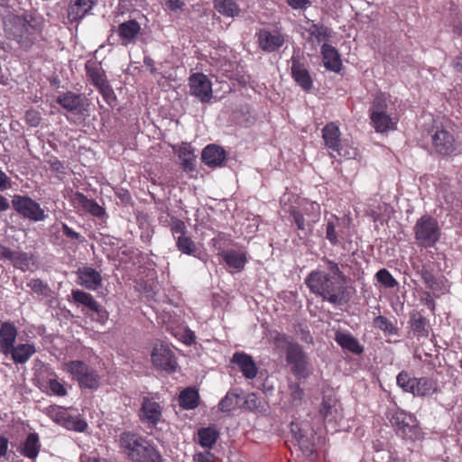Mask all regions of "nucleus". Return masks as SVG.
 I'll use <instances>...</instances> for the list:
<instances>
[{"label": "nucleus", "mask_w": 462, "mask_h": 462, "mask_svg": "<svg viewBox=\"0 0 462 462\" xmlns=\"http://www.w3.org/2000/svg\"><path fill=\"white\" fill-rule=\"evenodd\" d=\"M346 282L334 279L323 271H312L306 278V284L310 291L319 295L323 300L334 305L347 302L348 295Z\"/></svg>", "instance_id": "nucleus-1"}, {"label": "nucleus", "mask_w": 462, "mask_h": 462, "mask_svg": "<svg viewBox=\"0 0 462 462\" xmlns=\"http://www.w3.org/2000/svg\"><path fill=\"white\" fill-rule=\"evenodd\" d=\"M120 447L133 462H162L155 448L142 436L133 432H123L119 439Z\"/></svg>", "instance_id": "nucleus-2"}, {"label": "nucleus", "mask_w": 462, "mask_h": 462, "mask_svg": "<svg viewBox=\"0 0 462 462\" xmlns=\"http://www.w3.org/2000/svg\"><path fill=\"white\" fill-rule=\"evenodd\" d=\"M37 25V22L30 14L12 15L5 23V31L8 38L15 41L22 48L27 49L32 44V35Z\"/></svg>", "instance_id": "nucleus-3"}, {"label": "nucleus", "mask_w": 462, "mask_h": 462, "mask_svg": "<svg viewBox=\"0 0 462 462\" xmlns=\"http://www.w3.org/2000/svg\"><path fill=\"white\" fill-rule=\"evenodd\" d=\"M397 385L403 392L419 397L431 396L439 392V383L431 377H411L406 371H402L396 377Z\"/></svg>", "instance_id": "nucleus-4"}, {"label": "nucleus", "mask_w": 462, "mask_h": 462, "mask_svg": "<svg viewBox=\"0 0 462 462\" xmlns=\"http://www.w3.org/2000/svg\"><path fill=\"white\" fill-rule=\"evenodd\" d=\"M62 369L77 381L82 389L97 390L101 385L98 372L83 361H69L62 365Z\"/></svg>", "instance_id": "nucleus-5"}, {"label": "nucleus", "mask_w": 462, "mask_h": 462, "mask_svg": "<svg viewBox=\"0 0 462 462\" xmlns=\"http://www.w3.org/2000/svg\"><path fill=\"white\" fill-rule=\"evenodd\" d=\"M387 108L386 96L383 93L376 94L370 107V119L377 133L396 129L397 120L388 114Z\"/></svg>", "instance_id": "nucleus-6"}, {"label": "nucleus", "mask_w": 462, "mask_h": 462, "mask_svg": "<svg viewBox=\"0 0 462 462\" xmlns=\"http://www.w3.org/2000/svg\"><path fill=\"white\" fill-rule=\"evenodd\" d=\"M414 236L418 245L432 247L440 237V227L438 221L429 216L420 217L414 226Z\"/></svg>", "instance_id": "nucleus-7"}, {"label": "nucleus", "mask_w": 462, "mask_h": 462, "mask_svg": "<svg viewBox=\"0 0 462 462\" xmlns=\"http://www.w3.org/2000/svg\"><path fill=\"white\" fill-rule=\"evenodd\" d=\"M286 362L291 373L298 378H306L310 374L306 353L300 344H291L286 353Z\"/></svg>", "instance_id": "nucleus-8"}, {"label": "nucleus", "mask_w": 462, "mask_h": 462, "mask_svg": "<svg viewBox=\"0 0 462 462\" xmlns=\"http://www.w3.org/2000/svg\"><path fill=\"white\" fill-rule=\"evenodd\" d=\"M13 206L19 214L32 221L39 222L46 218V214L40 204L29 197L14 196Z\"/></svg>", "instance_id": "nucleus-9"}, {"label": "nucleus", "mask_w": 462, "mask_h": 462, "mask_svg": "<svg viewBox=\"0 0 462 462\" xmlns=\"http://www.w3.org/2000/svg\"><path fill=\"white\" fill-rule=\"evenodd\" d=\"M162 418V408L156 396H144L140 410V419L149 427H155Z\"/></svg>", "instance_id": "nucleus-10"}, {"label": "nucleus", "mask_w": 462, "mask_h": 462, "mask_svg": "<svg viewBox=\"0 0 462 462\" xmlns=\"http://www.w3.org/2000/svg\"><path fill=\"white\" fill-rule=\"evenodd\" d=\"M432 147L436 153L442 156L451 155L456 152V141L448 130L437 128L431 136Z\"/></svg>", "instance_id": "nucleus-11"}, {"label": "nucleus", "mask_w": 462, "mask_h": 462, "mask_svg": "<svg viewBox=\"0 0 462 462\" xmlns=\"http://www.w3.org/2000/svg\"><path fill=\"white\" fill-rule=\"evenodd\" d=\"M152 361L158 369L167 372L173 370L171 344L164 341L156 343L152 353Z\"/></svg>", "instance_id": "nucleus-12"}, {"label": "nucleus", "mask_w": 462, "mask_h": 462, "mask_svg": "<svg viewBox=\"0 0 462 462\" xmlns=\"http://www.w3.org/2000/svg\"><path fill=\"white\" fill-rule=\"evenodd\" d=\"M56 101L62 108L74 115H82L87 111V99L81 94L68 91L59 95Z\"/></svg>", "instance_id": "nucleus-13"}, {"label": "nucleus", "mask_w": 462, "mask_h": 462, "mask_svg": "<svg viewBox=\"0 0 462 462\" xmlns=\"http://www.w3.org/2000/svg\"><path fill=\"white\" fill-rule=\"evenodd\" d=\"M191 95L202 102H208L212 97L211 82L204 74H195L189 78Z\"/></svg>", "instance_id": "nucleus-14"}, {"label": "nucleus", "mask_w": 462, "mask_h": 462, "mask_svg": "<svg viewBox=\"0 0 462 462\" xmlns=\"http://www.w3.org/2000/svg\"><path fill=\"white\" fill-rule=\"evenodd\" d=\"M291 61V76L295 82L304 90L310 91L312 88V79L307 68L302 64L298 56L293 55Z\"/></svg>", "instance_id": "nucleus-15"}, {"label": "nucleus", "mask_w": 462, "mask_h": 462, "mask_svg": "<svg viewBox=\"0 0 462 462\" xmlns=\"http://www.w3.org/2000/svg\"><path fill=\"white\" fill-rule=\"evenodd\" d=\"M98 0H70L68 6V19L70 23L82 20L97 5Z\"/></svg>", "instance_id": "nucleus-16"}, {"label": "nucleus", "mask_w": 462, "mask_h": 462, "mask_svg": "<svg viewBox=\"0 0 462 462\" xmlns=\"http://www.w3.org/2000/svg\"><path fill=\"white\" fill-rule=\"evenodd\" d=\"M258 43L263 51L273 52L283 45L284 37L280 32L263 29L258 33Z\"/></svg>", "instance_id": "nucleus-17"}, {"label": "nucleus", "mask_w": 462, "mask_h": 462, "mask_svg": "<svg viewBox=\"0 0 462 462\" xmlns=\"http://www.w3.org/2000/svg\"><path fill=\"white\" fill-rule=\"evenodd\" d=\"M231 362L236 365L243 375L247 379L256 377L258 368L251 356L245 352H236L231 358Z\"/></svg>", "instance_id": "nucleus-18"}, {"label": "nucleus", "mask_w": 462, "mask_h": 462, "mask_svg": "<svg viewBox=\"0 0 462 462\" xmlns=\"http://www.w3.org/2000/svg\"><path fill=\"white\" fill-rule=\"evenodd\" d=\"M77 275L78 283L90 291H96L102 283L100 273L88 266L79 268Z\"/></svg>", "instance_id": "nucleus-19"}, {"label": "nucleus", "mask_w": 462, "mask_h": 462, "mask_svg": "<svg viewBox=\"0 0 462 462\" xmlns=\"http://www.w3.org/2000/svg\"><path fill=\"white\" fill-rule=\"evenodd\" d=\"M17 337L16 327L8 321L0 326V350L5 356H8Z\"/></svg>", "instance_id": "nucleus-20"}, {"label": "nucleus", "mask_w": 462, "mask_h": 462, "mask_svg": "<svg viewBox=\"0 0 462 462\" xmlns=\"http://www.w3.org/2000/svg\"><path fill=\"white\" fill-rule=\"evenodd\" d=\"M341 133L337 124L330 122L322 129V138L327 148L337 152L340 155Z\"/></svg>", "instance_id": "nucleus-21"}, {"label": "nucleus", "mask_w": 462, "mask_h": 462, "mask_svg": "<svg viewBox=\"0 0 462 462\" xmlns=\"http://www.w3.org/2000/svg\"><path fill=\"white\" fill-rule=\"evenodd\" d=\"M203 162L212 168L222 165L226 159V152L224 149L216 144H209L202 151Z\"/></svg>", "instance_id": "nucleus-22"}, {"label": "nucleus", "mask_w": 462, "mask_h": 462, "mask_svg": "<svg viewBox=\"0 0 462 462\" xmlns=\"http://www.w3.org/2000/svg\"><path fill=\"white\" fill-rule=\"evenodd\" d=\"M321 54L323 58L324 66L327 69L334 72L340 71L342 62L340 55L335 47L324 43L321 47Z\"/></svg>", "instance_id": "nucleus-23"}, {"label": "nucleus", "mask_w": 462, "mask_h": 462, "mask_svg": "<svg viewBox=\"0 0 462 462\" xmlns=\"http://www.w3.org/2000/svg\"><path fill=\"white\" fill-rule=\"evenodd\" d=\"M141 31L140 24L135 20H129L119 24L117 34L124 45L134 42Z\"/></svg>", "instance_id": "nucleus-24"}, {"label": "nucleus", "mask_w": 462, "mask_h": 462, "mask_svg": "<svg viewBox=\"0 0 462 462\" xmlns=\"http://www.w3.org/2000/svg\"><path fill=\"white\" fill-rule=\"evenodd\" d=\"M179 405L183 410H194L199 405L200 396L195 387H187L179 394Z\"/></svg>", "instance_id": "nucleus-25"}, {"label": "nucleus", "mask_w": 462, "mask_h": 462, "mask_svg": "<svg viewBox=\"0 0 462 462\" xmlns=\"http://www.w3.org/2000/svg\"><path fill=\"white\" fill-rule=\"evenodd\" d=\"M36 353V347L33 344L24 343L14 346L9 352L13 361L15 364L26 363Z\"/></svg>", "instance_id": "nucleus-26"}, {"label": "nucleus", "mask_w": 462, "mask_h": 462, "mask_svg": "<svg viewBox=\"0 0 462 462\" xmlns=\"http://www.w3.org/2000/svg\"><path fill=\"white\" fill-rule=\"evenodd\" d=\"M179 158L182 170L192 176L195 171L196 155L190 144H181L179 150Z\"/></svg>", "instance_id": "nucleus-27"}, {"label": "nucleus", "mask_w": 462, "mask_h": 462, "mask_svg": "<svg viewBox=\"0 0 462 462\" xmlns=\"http://www.w3.org/2000/svg\"><path fill=\"white\" fill-rule=\"evenodd\" d=\"M219 254L229 267L238 271L244 269L247 262L246 254L243 251L224 250Z\"/></svg>", "instance_id": "nucleus-28"}, {"label": "nucleus", "mask_w": 462, "mask_h": 462, "mask_svg": "<svg viewBox=\"0 0 462 462\" xmlns=\"http://www.w3.org/2000/svg\"><path fill=\"white\" fill-rule=\"evenodd\" d=\"M336 342L344 349H346L354 354L359 355L363 353V347L360 346L357 339L351 334L341 331H337L335 335Z\"/></svg>", "instance_id": "nucleus-29"}, {"label": "nucleus", "mask_w": 462, "mask_h": 462, "mask_svg": "<svg viewBox=\"0 0 462 462\" xmlns=\"http://www.w3.org/2000/svg\"><path fill=\"white\" fill-rule=\"evenodd\" d=\"M42 387L43 390L49 394L60 397L67 394V390L63 383L58 379V376L54 372H51L50 376L42 382Z\"/></svg>", "instance_id": "nucleus-30"}, {"label": "nucleus", "mask_w": 462, "mask_h": 462, "mask_svg": "<svg viewBox=\"0 0 462 462\" xmlns=\"http://www.w3.org/2000/svg\"><path fill=\"white\" fill-rule=\"evenodd\" d=\"M71 295H72L73 300L76 303L84 305L90 310H92L96 313H98V314L102 311L100 305L97 303V301L94 299V297L90 293L85 292L80 290H73L71 292Z\"/></svg>", "instance_id": "nucleus-31"}, {"label": "nucleus", "mask_w": 462, "mask_h": 462, "mask_svg": "<svg viewBox=\"0 0 462 462\" xmlns=\"http://www.w3.org/2000/svg\"><path fill=\"white\" fill-rule=\"evenodd\" d=\"M214 8L225 17H236L241 9L235 0H214Z\"/></svg>", "instance_id": "nucleus-32"}, {"label": "nucleus", "mask_w": 462, "mask_h": 462, "mask_svg": "<svg viewBox=\"0 0 462 462\" xmlns=\"http://www.w3.org/2000/svg\"><path fill=\"white\" fill-rule=\"evenodd\" d=\"M39 436L36 433H30L21 447V454L31 459L37 457L40 451Z\"/></svg>", "instance_id": "nucleus-33"}, {"label": "nucleus", "mask_w": 462, "mask_h": 462, "mask_svg": "<svg viewBox=\"0 0 462 462\" xmlns=\"http://www.w3.org/2000/svg\"><path fill=\"white\" fill-rule=\"evenodd\" d=\"M411 328L417 337H427L429 336V326L427 319L418 311L411 315Z\"/></svg>", "instance_id": "nucleus-34"}, {"label": "nucleus", "mask_w": 462, "mask_h": 462, "mask_svg": "<svg viewBox=\"0 0 462 462\" xmlns=\"http://www.w3.org/2000/svg\"><path fill=\"white\" fill-rule=\"evenodd\" d=\"M219 433L215 427L201 428L198 431L199 443L207 448H211L218 439Z\"/></svg>", "instance_id": "nucleus-35"}, {"label": "nucleus", "mask_w": 462, "mask_h": 462, "mask_svg": "<svg viewBox=\"0 0 462 462\" xmlns=\"http://www.w3.org/2000/svg\"><path fill=\"white\" fill-rule=\"evenodd\" d=\"M75 203L82 206L87 211L95 217H102L105 214L104 208L99 206L96 201L88 199L82 193H76L74 197Z\"/></svg>", "instance_id": "nucleus-36"}, {"label": "nucleus", "mask_w": 462, "mask_h": 462, "mask_svg": "<svg viewBox=\"0 0 462 462\" xmlns=\"http://www.w3.org/2000/svg\"><path fill=\"white\" fill-rule=\"evenodd\" d=\"M87 73L91 79L92 83L97 88H101L108 83L104 70L96 65L86 64Z\"/></svg>", "instance_id": "nucleus-37"}, {"label": "nucleus", "mask_w": 462, "mask_h": 462, "mask_svg": "<svg viewBox=\"0 0 462 462\" xmlns=\"http://www.w3.org/2000/svg\"><path fill=\"white\" fill-rule=\"evenodd\" d=\"M241 397L236 393L229 391L218 403V408L223 412H228L239 406Z\"/></svg>", "instance_id": "nucleus-38"}, {"label": "nucleus", "mask_w": 462, "mask_h": 462, "mask_svg": "<svg viewBox=\"0 0 462 462\" xmlns=\"http://www.w3.org/2000/svg\"><path fill=\"white\" fill-rule=\"evenodd\" d=\"M420 275L428 289L432 291L434 293L442 291L443 282L441 280H438L425 266L422 267Z\"/></svg>", "instance_id": "nucleus-39"}, {"label": "nucleus", "mask_w": 462, "mask_h": 462, "mask_svg": "<svg viewBox=\"0 0 462 462\" xmlns=\"http://www.w3.org/2000/svg\"><path fill=\"white\" fill-rule=\"evenodd\" d=\"M61 426L69 430L83 432L87 430L88 423L84 419L69 412Z\"/></svg>", "instance_id": "nucleus-40"}, {"label": "nucleus", "mask_w": 462, "mask_h": 462, "mask_svg": "<svg viewBox=\"0 0 462 462\" xmlns=\"http://www.w3.org/2000/svg\"><path fill=\"white\" fill-rule=\"evenodd\" d=\"M175 338L185 346H192L196 344V335L189 328L179 325L175 328Z\"/></svg>", "instance_id": "nucleus-41"}, {"label": "nucleus", "mask_w": 462, "mask_h": 462, "mask_svg": "<svg viewBox=\"0 0 462 462\" xmlns=\"http://www.w3.org/2000/svg\"><path fill=\"white\" fill-rule=\"evenodd\" d=\"M308 32L319 42H327L331 37L330 30L322 23H311L310 27L308 29Z\"/></svg>", "instance_id": "nucleus-42"}, {"label": "nucleus", "mask_w": 462, "mask_h": 462, "mask_svg": "<svg viewBox=\"0 0 462 462\" xmlns=\"http://www.w3.org/2000/svg\"><path fill=\"white\" fill-rule=\"evenodd\" d=\"M338 226L339 219L336 216H333L331 219H328L326 224V238L332 245H337L339 243L338 234L336 230Z\"/></svg>", "instance_id": "nucleus-43"}, {"label": "nucleus", "mask_w": 462, "mask_h": 462, "mask_svg": "<svg viewBox=\"0 0 462 462\" xmlns=\"http://www.w3.org/2000/svg\"><path fill=\"white\" fill-rule=\"evenodd\" d=\"M177 246L182 254L189 255H196L198 251L195 243L189 237L185 236H180L178 238Z\"/></svg>", "instance_id": "nucleus-44"}, {"label": "nucleus", "mask_w": 462, "mask_h": 462, "mask_svg": "<svg viewBox=\"0 0 462 462\" xmlns=\"http://www.w3.org/2000/svg\"><path fill=\"white\" fill-rule=\"evenodd\" d=\"M68 409L60 406H50L46 409L47 415L57 424L62 425L69 413Z\"/></svg>", "instance_id": "nucleus-45"}, {"label": "nucleus", "mask_w": 462, "mask_h": 462, "mask_svg": "<svg viewBox=\"0 0 462 462\" xmlns=\"http://www.w3.org/2000/svg\"><path fill=\"white\" fill-rule=\"evenodd\" d=\"M321 261L325 263V269L328 272L326 273L327 274H330V276L334 279H338L343 282L346 281L345 274L340 270L338 264L336 262L327 257H323Z\"/></svg>", "instance_id": "nucleus-46"}, {"label": "nucleus", "mask_w": 462, "mask_h": 462, "mask_svg": "<svg viewBox=\"0 0 462 462\" xmlns=\"http://www.w3.org/2000/svg\"><path fill=\"white\" fill-rule=\"evenodd\" d=\"M13 263L14 267L22 270L23 272H26L31 270L33 265V261L29 254L18 252Z\"/></svg>", "instance_id": "nucleus-47"}, {"label": "nucleus", "mask_w": 462, "mask_h": 462, "mask_svg": "<svg viewBox=\"0 0 462 462\" xmlns=\"http://www.w3.org/2000/svg\"><path fill=\"white\" fill-rule=\"evenodd\" d=\"M374 325L375 328L390 335H395L397 333V328L387 318L383 316L376 317L374 319Z\"/></svg>", "instance_id": "nucleus-48"}, {"label": "nucleus", "mask_w": 462, "mask_h": 462, "mask_svg": "<svg viewBox=\"0 0 462 462\" xmlns=\"http://www.w3.org/2000/svg\"><path fill=\"white\" fill-rule=\"evenodd\" d=\"M377 281L385 288H394L398 285L397 281L386 269L379 270L376 274Z\"/></svg>", "instance_id": "nucleus-49"}, {"label": "nucleus", "mask_w": 462, "mask_h": 462, "mask_svg": "<svg viewBox=\"0 0 462 462\" xmlns=\"http://www.w3.org/2000/svg\"><path fill=\"white\" fill-rule=\"evenodd\" d=\"M27 286L39 295L48 296L50 293L49 286L40 279L30 280Z\"/></svg>", "instance_id": "nucleus-50"}, {"label": "nucleus", "mask_w": 462, "mask_h": 462, "mask_svg": "<svg viewBox=\"0 0 462 462\" xmlns=\"http://www.w3.org/2000/svg\"><path fill=\"white\" fill-rule=\"evenodd\" d=\"M100 94L103 96L105 101L111 106H115L116 105V97L112 87L107 83L106 85L98 88Z\"/></svg>", "instance_id": "nucleus-51"}, {"label": "nucleus", "mask_w": 462, "mask_h": 462, "mask_svg": "<svg viewBox=\"0 0 462 462\" xmlns=\"http://www.w3.org/2000/svg\"><path fill=\"white\" fill-rule=\"evenodd\" d=\"M273 344L276 347L282 348L285 347L286 350L289 348L291 344H297L296 342H292L290 340L289 337L286 334L275 332L273 337Z\"/></svg>", "instance_id": "nucleus-52"}, {"label": "nucleus", "mask_w": 462, "mask_h": 462, "mask_svg": "<svg viewBox=\"0 0 462 462\" xmlns=\"http://www.w3.org/2000/svg\"><path fill=\"white\" fill-rule=\"evenodd\" d=\"M289 388L292 403L294 405H299L301 402L304 395L303 390L300 387L299 384L296 383H291Z\"/></svg>", "instance_id": "nucleus-53"}, {"label": "nucleus", "mask_w": 462, "mask_h": 462, "mask_svg": "<svg viewBox=\"0 0 462 462\" xmlns=\"http://www.w3.org/2000/svg\"><path fill=\"white\" fill-rule=\"evenodd\" d=\"M393 422L397 425L404 427H411V423L415 421L414 417L411 414L404 412H398L393 418Z\"/></svg>", "instance_id": "nucleus-54"}, {"label": "nucleus", "mask_w": 462, "mask_h": 462, "mask_svg": "<svg viewBox=\"0 0 462 462\" xmlns=\"http://www.w3.org/2000/svg\"><path fill=\"white\" fill-rule=\"evenodd\" d=\"M298 442L300 449L305 455H311L313 453L314 445L308 438L300 436Z\"/></svg>", "instance_id": "nucleus-55"}, {"label": "nucleus", "mask_w": 462, "mask_h": 462, "mask_svg": "<svg viewBox=\"0 0 462 462\" xmlns=\"http://www.w3.org/2000/svg\"><path fill=\"white\" fill-rule=\"evenodd\" d=\"M306 212H311L313 214V222H317L320 216V206L319 203L310 201L307 203V206L305 207Z\"/></svg>", "instance_id": "nucleus-56"}, {"label": "nucleus", "mask_w": 462, "mask_h": 462, "mask_svg": "<svg viewBox=\"0 0 462 462\" xmlns=\"http://www.w3.org/2000/svg\"><path fill=\"white\" fill-rule=\"evenodd\" d=\"M63 234L70 239L73 240H81L82 236L79 232L74 231L70 228L67 224H61Z\"/></svg>", "instance_id": "nucleus-57"}, {"label": "nucleus", "mask_w": 462, "mask_h": 462, "mask_svg": "<svg viewBox=\"0 0 462 462\" xmlns=\"http://www.w3.org/2000/svg\"><path fill=\"white\" fill-rule=\"evenodd\" d=\"M291 214L293 217L294 222H295L298 229L305 230L306 225H305V220H304L303 215L294 209L291 211Z\"/></svg>", "instance_id": "nucleus-58"}, {"label": "nucleus", "mask_w": 462, "mask_h": 462, "mask_svg": "<svg viewBox=\"0 0 462 462\" xmlns=\"http://www.w3.org/2000/svg\"><path fill=\"white\" fill-rule=\"evenodd\" d=\"M293 9H306L310 5V0H286Z\"/></svg>", "instance_id": "nucleus-59"}, {"label": "nucleus", "mask_w": 462, "mask_h": 462, "mask_svg": "<svg viewBox=\"0 0 462 462\" xmlns=\"http://www.w3.org/2000/svg\"><path fill=\"white\" fill-rule=\"evenodd\" d=\"M319 413L324 419H327L332 413V405L328 401L323 400L320 405Z\"/></svg>", "instance_id": "nucleus-60"}, {"label": "nucleus", "mask_w": 462, "mask_h": 462, "mask_svg": "<svg viewBox=\"0 0 462 462\" xmlns=\"http://www.w3.org/2000/svg\"><path fill=\"white\" fill-rule=\"evenodd\" d=\"M26 120L32 126H37L40 124L41 117L39 113L35 111H30L26 114Z\"/></svg>", "instance_id": "nucleus-61"}, {"label": "nucleus", "mask_w": 462, "mask_h": 462, "mask_svg": "<svg viewBox=\"0 0 462 462\" xmlns=\"http://www.w3.org/2000/svg\"><path fill=\"white\" fill-rule=\"evenodd\" d=\"M17 253L18 252L12 251L5 246L0 247L1 257L5 258V259H8V260L12 261L13 263H14V260Z\"/></svg>", "instance_id": "nucleus-62"}, {"label": "nucleus", "mask_w": 462, "mask_h": 462, "mask_svg": "<svg viewBox=\"0 0 462 462\" xmlns=\"http://www.w3.org/2000/svg\"><path fill=\"white\" fill-rule=\"evenodd\" d=\"M212 454L209 451L200 452L195 455V462H212Z\"/></svg>", "instance_id": "nucleus-63"}, {"label": "nucleus", "mask_w": 462, "mask_h": 462, "mask_svg": "<svg viewBox=\"0 0 462 462\" xmlns=\"http://www.w3.org/2000/svg\"><path fill=\"white\" fill-rule=\"evenodd\" d=\"M8 188H10V179L4 171H0V190H5Z\"/></svg>", "instance_id": "nucleus-64"}]
</instances>
